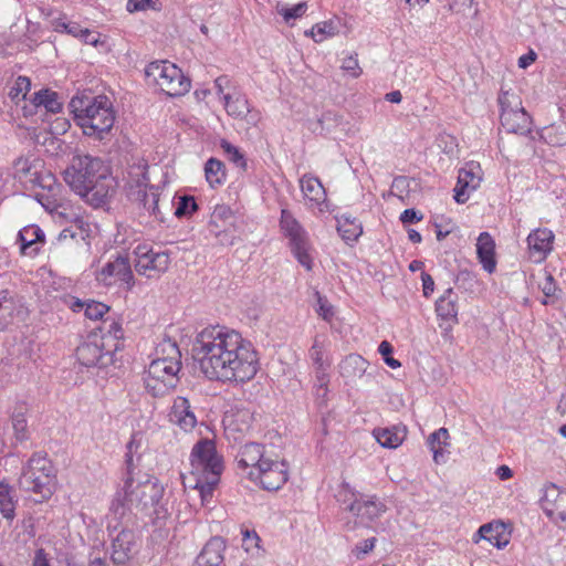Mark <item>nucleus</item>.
<instances>
[{
  "label": "nucleus",
  "mask_w": 566,
  "mask_h": 566,
  "mask_svg": "<svg viewBox=\"0 0 566 566\" xmlns=\"http://www.w3.org/2000/svg\"><path fill=\"white\" fill-rule=\"evenodd\" d=\"M208 237H213L217 242L221 245H232L233 235L226 228H221L220 224L208 226Z\"/></svg>",
  "instance_id": "nucleus-53"
},
{
  "label": "nucleus",
  "mask_w": 566,
  "mask_h": 566,
  "mask_svg": "<svg viewBox=\"0 0 566 566\" xmlns=\"http://www.w3.org/2000/svg\"><path fill=\"white\" fill-rule=\"evenodd\" d=\"M31 88V81L27 76H18L14 85L10 88L9 96L12 101H19L25 98L28 92Z\"/></svg>",
  "instance_id": "nucleus-51"
},
{
  "label": "nucleus",
  "mask_w": 566,
  "mask_h": 566,
  "mask_svg": "<svg viewBox=\"0 0 566 566\" xmlns=\"http://www.w3.org/2000/svg\"><path fill=\"white\" fill-rule=\"evenodd\" d=\"M76 357L85 367L106 368L116 360L115 353L98 333H90L77 346Z\"/></svg>",
  "instance_id": "nucleus-9"
},
{
  "label": "nucleus",
  "mask_w": 566,
  "mask_h": 566,
  "mask_svg": "<svg viewBox=\"0 0 566 566\" xmlns=\"http://www.w3.org/2000/svg\"><path fill=\"white\" fill-rule=\"evenodd\" d=\"M547 138H549L552 145L566 144V124L551 127L547 132Z\"/></svg>",
  "instance_id": "nucleus-57"
},
{
  "label": "nucleus",
  "mask_w": 566,
  "mask_h": 566,
  "mask_svg": "<svg viewBox=\"0 0 566 566\" xmlns=\"http://www.w3.org/2000/svg\"><path fill=\"white\" fill-rule=\"evenodd\" d=\"M301 190L305 198L316 203H321L325 199V189L318 178L311 175H304L300 179Z\"/></svg>",
  "instance_id": "nucleus-37"
},
{
  "label": "nucleus",
  "mask_w": 566,
  "mask_h": 566,
  "mask_svg": "<svg viewBox=\"0 0 566 566\" xmlns=\"http://www.w3.org/2000/svg\"><path fill=\"white\" fill-rule=\"evenodd\" d=\"M135 271L147 279L159 277L170 264L167 251H155L146 243H139L133 251Z\"/></svg>",
  "instance_id": "nucleus-11"
},
{
  "label": "nucleus",
  "mask_w": 566,
  "mask_h": 566,
  "mask_svg": "<svg viewBox=\"0 0 566 566\" xmlns=\"http://www.w3.org/2000/svg\"><path fill=\"white\" fill-rule=\"evenodd\" d=\"M553 240L554 234L551 230L536 229L528 234L527 244L532 254H537L538 260H542L552 250Z\"/></svg>",
  "instance_id": "nucleus-29"
},
{
  "label": "nucleus",
  "mask_w": 566,
  "mask_h": 566,
  "mask_svg": "<svg viewBox=\"0 0 566 566\" xmlns=\"http://www.w3.org/2000/svg\"><path fill=\"white\" fill-rule=\"evenodd\" d=\"M458 294L453 289H448L436 302L438 317L446 322H458Z\"/></svg>",
  "instance_id": "nucleus-28"
},
{
  "label": "nucleus",
  "mask_w": 566,
  "mask_h": 566,
  "mask_svg": "<svg viewBox=\"0 0 566 566\" xmlns=\"http://www.w3.org/2000/svg\"><path fill=\"white\" fill-rule=\"evenodd\" d=\"M226 542L220 536L210 538L196 557L192 566H222Z\"/></svg>",
  "instance_id": "nucleus-19"
},
{
  "label": "nucleus",
  "mask_w": 566,
  "mask_h": 566,
  "mask_svg": "<svg viewBox=\"0 0 566 566\" xmlns=\"http://www.w3.org/2000/svg\"><path fill=\"white\" fill-rule=\"evenodd\" d=\"M235 460L238 467L244 471H256L260 464L269 459L264 457V446L256 442H249L240 447Z\"/></svg>",
  "instance_id": "nucleus-18"
},
{
  "label": "nucleus",
  "mask_w": 566,
  "mask_h": 566,
  "mask_svg": "<svg viewBox=\"0 0 566 566\" xmlns=\"http://www.w3.org/2000/svg\"><path fill=\"white\" fill-rule=\"evenodd\" d=\"M307 9L306 2H300L292 8H286L281 11L284 20L289 22L292 19L301 18Z\"/></svg>",
  "instance_id": "nucleus-60"
},
{
  "label": "nucleus",
  "mask_w": 566,
  "mask_h": 566,
  "mask_svg": "<svg viewBox=\"0 0 566 566\" xmlns=\"http://www.w3.org/2000/svg\"><path fill=\"white\" fill-rule=\"evenodd\" d=\"M449 432L446 428H440L432 432L427 440L430 450L433 452V460L439 462V457H442V446L447 444Z\"/></svg>",
  "instance_id": "nucleus-44"
},
{
  "label": "nucleus",
  "mask_w": 566,
  "mask_h": 566,
  "mask_svg": "<svg viewBox=\"0 0 566 566\" xmlns=\"http://www.w3.org/2000/svg\"><path fill=\"white\" fill-rule=\"evenodd\" d=\"M158 359L180 361L181 353L176 342L170 338L164 339L157 347Z\"/></svg>",
  "instance_id": "nucleus-46"
},
{
  "label": "nucleus",
  "mask_w": 566,
  "mask_h": 566,
  "mask_svg": "<svg viewBox=\"0 0 566 566\" xmlns=\"http://www.w3.org/2000/svg\"><path fill=\"white\" fill-rule=\"evenodd\" d=\"M476 254L482 268L488 273H493L496 266L495 243L488 232L480 233L476 242Z\"/></svg>",
  "instance_id": "nucleus-24"
},
{
  "label": "nucleus",
  "mask_w": 566,
  "mask_h": 566,
  "mask_svg": "<svg viewBox=\"0 0 566 566\" xmlns=\"http://www.w3.org/2000/svg\"><path fill=\"white\" fill-rule=\"evenodd\" d=\"M342 69L346 72H350L354 77H358L361 73L359 67L357 55H348L343 59Z\"/></svg>",
  "instance_id": "nucleus-61"
},
{
  "label": "nucleus",
  "mask_w": 566,
  "mask_h": 566,
  "mask_svg": "<svg viewBox=\"0 0 566 566\" xmlns=\"http://www.w3.org/2000/svg\"><path fill=\"white\" fill-rule=\"evenodd\" d=\"M72 223L64 228L59 237V241L73 239L75 241H84L88 237L90 224L84 221L83 217L78 213H71Z\"/></svg>",
  "instance_id": "nucleus-34"
},
{
  "label": "nucleus",
  "mask_w": 566,
  "mask_h": 566,
  "mask_svg": "<svg viewBox=\"0 0 566 566\" xmlns=\"http://www.w3.org/2000/svg\"><path fill=\"white\" fill-rule=\"evenodd\" d=\"M20 306V297L10 289L0 290V331L6 329L13 319V314Z\"/></svg>",
  "instance_id": "nucleus-25"
},
{
  "label": "nucleus",
  "mask_w": 566,
  "mask_h": 566,
  "mask_svg": "<svg viewBox=\"0 0 566 566\" xmlns=\"http://www.w3.org/2000/svg\"><path fill=\"white\" fill-rule=\"evenodd\" d=\"M109 312V306L102 302L88 300L85 306L84 315L92 321L103 319L104 315Z\"/></svg>",
  "instance_id": "nucleus-52"
},
{
  "label": "nucleus",
  "mask_w": 566,
  "mask_h": 566,
  "mask_svg": "<svg viewBox=\"0 0 566 566\" xmlns=\"http://www.w3.org/2000/svg\"><path fill=\"white\" fill-rule=\"evenodd\" d=\"M181 361L155 358L148 366L144 384L153 397H164L179 382Z\"/></svg>",
  "instance_id": "nucleus-7"
},
{
  "label": "nucleus",
  "mask_w": 566,
  "mask_h": 566,
  "mask_svg": "<svg viewBox=\"0 0 566 566\" xmlns=\"http://www.w3.org/2000/svg\"><path fill=\"white\" fill-rule=\"evenodd\" d=\"M368 361L358 354L346 356L339 364V374L347 380L361 378L368 368Z\"/></svg>",
  "instance_id": "nucleus-30"
},
{
  "label": "nucleus",
  "mask_w": 566,
  "mask_h": 566,
  "mask_svg": "<svg viewBox=\"0 0 566 566\" xmlns=\"http://www.w3.org/2000/svg\"><path fill=\"white\" fill-rule=\"evenodd\" d=\"M168 417L171 423L185 432H190L198 423L190 401L181 396L175 398Z\"/></svg>",
  "instance_id": "nucleus-16"
},
{
  "label": "nucleus",
  "mask_w": 566,
  "mask_h": 566,
  "mask_svg": "<svg viewBox=\"0 0 566 566\" xmlns=\"http://www.w3.org/2000/svg\"><path fill=\"white\" fill-rule=\"evenodd\" d=\"M18 241L22 254L35 255L40 251L39 244L45 242V234L39 226L29 224L19 231Z\"/></svg>",
  "instance_id": "nucleus-21"
},
{
  "label": "nucleus",
  "mask_w": 566,
  "mask_h": 566,
  "mask_svg": "<svg viewBox=\"0 0 566 566\" xmlns=\"http://www.w3.org/2000/svg\"><path fill=\"white\" fill-rule=\"evenodd\" d=\"M64 180L87 203L98 208L115 190V180L108 165L88 154L75 155L64 171Z\"/></svg>",
  "instance_id": "nucleus-2"
},
{
  "label": "nucleus",
  "mask_w": 566,
  "mask_h": 566,
  "mask_svg": "<svg viewBox=\"0 0 566 566\" xmlns=\"http://www.w3.org/2000/svg\"><path fill=\"white\" fill-rule=\"evenodd\" d=\"M387 510L386 504L376 495L363 494L359 502V512L355 516L364 522H373L379 518Z\"/></svg>",
  "instance_id": "nucleus-26"
},
{
  "label": "nucleus",
  "mask_w": 566,
  "mask_h": 566,
  "mask_svg": "<svg viewBox=\"0 0 566 566\" xmlns=\"http://www.w3.org/2000/svg\"><path fill=\"white\" fill-rule=\"evenodd\" d=\"M280 226L284 234L290 240V247L293 255L302 266L307 271H311L313 260L310 254L311 244L306 231L286 209L281 211Z\"/></svg>",
  "instance_id": "nucleus-8"
},
{
  "label": "nucleus",
  "mask_w": 566,
  "mask_h": 566,
  "mask_svg": "<svg viewBox=\"0 0 566 566\" xmlns=\"http://www.w3.org/2000/svg\"><path fill=\"white\" fill-rule=\"evenodd\" d=\"M374 437L377 442L388 449L398 448L407 437V427L397 424L387 428L374 429Z\"/></svg>",
  "instance_id": "nucleus-27"
},
{
  "label": "nucleus",
  "mask_w": 566,
  "mask_h": 566,
  "mask_svg": "<svg viewBox=\"0 0 566 566\" xmlns=\"http://www.w3.org/2000/svg\"><path fill=\"white\" fill-rule=\"evenodd\" d=\"M223 102L227 113L237 118H244L249 115V102L247 97L233 87V92H227L223 95Z\"/></svg>",
  "instance_id": "nucleus-32"
},
{
  "label": "nucleus",
  "mask_w": 566,
  "mask_h": 566,
  "mask_svg": "<svg viewBox=\"0 0 566 566\" xmlns=\"http://www.w3.org/2000/svg\"><path fill=\"white\" fill-rule=\"evenodd\" d=\"M103 324L104 327L101 328V332L105 331V333L99 334V336H103L105 343L116 354V352L123 348L124 331L122 324L116 321H111L109 323L104 321Z\"/></svg>",
  "instance_id": "nucleus-36"
},
{
  "label": "nucleus",
  "mask_w": 566,
  "mask_h": 566,
  "mask_svg": "<svg viewBox=\"0 0 566 566\" xmlns=\"http://www.w3.org/2000/svg\"><path fill=\"white\" fill-rule=\"evenodd\" d=\"M21 491L33 494L36 503H42L54 494L56 486V472L46 455L34 453L23 465L18 479Z\"/></svg>",
  "instance_id": "nucleus-4"
},
{
  "label": "nucleus",
  "mask_w": 566,
  "mask_h": 566,
  "mask_svg": "<svg viewBox=\"0 0 566 566\" xmlns=\"http://www.w3.org/2000/svg\"><path fill=\"white\" fill-rule=\"evenodd\" d=\"M338 28L333 21H324L316 23L310 31L311 36L315 42H322L327 36H334L337 34ZM308 35V32H305Z\"/></svg>",
  "instance_id": "nucleus-48"
},
{
  "label": "nucleus",
  "mask_w": 566,
  "mask_h": 566,
  "mask_svg": "<svg viewBox=\"0 0 566 566\" xmlns=\"http://www.w3.org/2000/svg\"><path fill=\"white\" fill-rule=\"evenodd\" d=\"M327 348V338L325 335H316L308 350V357L315 367L328 369L331 361L325 355Z\"/></svg>",
  "instance_id": "nucleus-35"
},
{
  "label": "nucleus",
  "mask_w": 566,
  "mask_h": 566,
  "mask_svg": "<svg viewBox=\"0 0 566 566\" xmlns=\"http://www.w3.org/2000/svg\"><path fill=\"white\" fill-rule=\"evenodd\" d=\"M17 497L14 490L8 483L0 482V513L6 520L12 521L15 516Z\"/></svg>",
  "instance_id": "nucleus-39"
},
{
  "label": "nucleus",
  "mask_w": 566,
  "mask_h": 566,
  "mask_svg": "<svg viewBox=\"0 0 566 566\" xmlns=\"http://www.w3.org/2000/svg\"><path fill=\"white\" fill-rule=\"evenodd\" d=\"M51 25L55 32L66 33L78 38L82 30L77 22L66 21L65 18H55L51 21Z\"/></svg>",
  "instance_id": "nucleus-50"
},
{
  "label": "nucleus",
  "mask_w": 566,
  "mask_h": 566,
  "mask_svg": "<svg viewBox=\"0 0 566 566\" xmlns=\"http://www.w3.org/2000/svg\"><path fill=\"white\" fill-rule=\"evenodd\" d=\"M192 357L209 379L245 382L259 369L252 344L226 326L203 328L192 344Z\"/></svg>",
  "instance_id": "nucleus-1"
},
{
  "label": "nucleus",
  "mask_w": 566,
  "mask_h": 566,
  "mask_svg": "<svg viewBox=\"0 0 566 566\" xmlns=\"http://www.w3.org/2000/svg\"><path fill=\"white\" fill-rule=\"evenodd\" d=\"M142 447V436L139 433H133L130 440L126 444V455L136 457V461H140L139 449Z\"/></svg>",
  "instance_id": "nucleus-59"
},
{
  "label": "nucleus",
  "mask_w": 566,
  "mask_h": 566,
  "mask_svg": "<svg viewBox=\"0 0 566 566\" xmlns=\"http://www.w3.org/2000/svg\"><path fill=\"white\" fill-rule=\"evenodd\" d=\"M190 464L192 474L196 475H221L223 471V460L217 452L213 440L200 439L190 453Z\"/></svg>",
  "instance_id": "nucleus-10"
},
{
  "label": "nucleus",
  "mask_w": 566,
  "mask_h": 566,
  "mask_svg": "<svg viewBox=\"0 0 566 566\" xmlns=\"http://www.w3.org/2000/svg\"><path fill=\"white\" fill-rule=\"evenodd\" d=\"M128 175L130 180L136 182V200L143 203L144 208L147 209L155 218L163 221L164 218L158 206L159 195L157 192H151L148 195L146 191L149 182L147 161L142 159L138 161V164L133 165Z\"/></svg>",
  "instance_id": "nucleus-12"
},
{
  "label": "nucleus",
  "mask_w": 566,
  "mask_h": 566,
  "mask_svg": "<svg viewBox=\"0 0 566 566\" xmlns=\"http://www.w3.org/2000/svg\"><path fill=\"white\" fill-rule=\"evenodd\" d=\"M198 210V205L193 196H180L176 202L174 214L181 219L192 216Z\"/></svg>",
  "instance_id": "nucleus-47"
},
{
  "label": "nucleus",
  "mask_w": 566,
  "mask_h": 566,
  "mask_svg": "<svg viewBox=\"0 0 566 566\" xmlns=\"http://www.w3.org/2000/svg\"><path fill=\"white\" fill-rule=\"evenodd\" d=\"M378 352L389 367L395 369L401 366L400 361L391 356L394 348L389 342L382 340L378 346Z\"/></svg>",
  "instance_id": "nucleus-54"
},
{
  "label": "nucleus",
  "mask_w": 566,
  "mask_h": 566,
  "mask_svg": "<svg viewBox=\"0 0 566 566\" xmlns=\"http://www.w3.org/2000/svg\"><path fill=\"white\" fill-rule=\"evenodd\" d=\"M232 218L231 209L226 205H218L214 207L211 214V220L208 226L219 224V221L226 222Z\"/></svg>",
  "instance_id": "nucleus-56"
},
{
  "label": "nucleus",
  "mask_w": 566,
  "mask_h": 566,
  "mask_svg": "<svg viewBox=\"0 0 566 566\" xmlns=\"http://www.w3.org/2000/svg\"><path fill=\"white\" fill-rule=\"evenodd\" d=\"M12 428L14 437L18 441L22 442L29 439L28 421L23 407L15 408L12 416Z\"/></svg>",
  "instance_id": "nucleus-43"
},
{
  "label": "nucleus",
  "mask_w": 566,
  "mask_h": 566,
  "mask_svg": "<svg viewBox=\"0 0 566 566\" xmlns=\"http://www.w3.org/2000/svg\"><path fill=\"white\" fill-rule=\"evenodd\" d=\"M206 179L211 187L221 185L226 179L224 165L217 158H210L205 165Z\"/></svg>",
  "instance_id": "nucleus-42"
},
{
  "label": "nucleus",
  "mask_w": 566,
  "mask_h": 566,
  "mask_svg": "<svg viewBox=\"0 0 566 566\" xmlns=\"http://www.w3.org/2000/svg\"><path fill=\"white\" fill-rule=\"evenodd\" d=\"M541 503L551 520H559L566 524V491L553 484L546 490Z\"/></svg>",
  "instance_id": "nucleus-17"
},
{
  "label": "nucleus",
  "mask_w": 566,
  "mask_h": 566,
  "mask_svg": "<svg viewBox=\"0 0 566 566\" xmlns=\"http://www.w3.org/2000/svg\"><path fill=\"white\" fill-rule=\"evenodd\" d=\"M422 218L423 216L419 211H417L413 208H410L403 210L399 219L403 224H410L422 220Z\"/></svg>",
  "instance_id": "nucleus-64"
},
{
  "label": "nucleus",
  "mask_w": 566,
  "mask_h": 566,
  "mask_svg": "<svg viewBox=\"0 0 566 566\" xmlns=\"http://www.w3.org/2000/svg\"><path fill=\"white\" fill-rule=\"evenodd\" d=\"M32 103L36 106H43L50 113H59L62 109L63 103L56 92L50 88H42L34 93Z\"/></svg>",
  "instance_id": "nucleus-38"
},
{
  "label": "nucleus",
  "mask_w": 566,
  "mask_h": 566,
  "mask_svg": "<svg viewBox=\"0 0 566 566\" xmlns=\"http://www.w3.org/2000/svg\"><path fill=\"white\" fill-rule=\"evenodd\" d=\"M480 166L470 164L461 168L458 175V182L454 188V200L458 203H464L469 200L470 192L480 187L482 177L480 175Z\"/></svg>",
  "instance_id": "nucleus-15"
},
{
  "label": "nucleus",
  "mask_w": 566,
  "mask_h": 566,
  "mask_svg": "<svg viewBox=\"0 0 566 566\" xmlns=\"http://www.w3.org/2000/svg\"><path fill=\"white\" fill-rule=\"evenodd\" d=\"M20 527L22 528V536L24 542L33 538L36 534L35 520L31 515H28L21 520Z\"/></svg>",
  "instance_id": "nucleus-58"
},
{
  "label": "nucleus",
  "mask_w": 566,
  "mask_h": 566,
  "mask_svg": "<svg viewBox=\"0 0 566 566\" xmlns=\"http://www.w3.org/2000/svg\"><path fill=\"white\" fill-rule=\"evenodd\" d=\"M500 116L501 125L507 133L527 135L532 132V118L524 108H514Z\"/></svg>",
  "instance_id": "nucleus-22"
},
{
  "label": "nucleus",
  "mask_w": 566,
  "mask_h": 566,
  "mask_svg": "<svg viewBox=\"0 0 566 566\" xmlns=\"http://www.w3.org/2000/svg\"><path fill=\"white\" fill-rule=\"evenodd\" d=\"M220 147L222 148L229 161L234 164L237 167L245 170L247 160L244 158V155L237 146L232 145L226 139H222L220 143Z\"/></svg>",
  "instance_id": "nucleus-49"
},
{
  "label": "nucleus",
  "mask_w": 566,
  "mask_h": 566,
  "mask_svg": "<svg viewBox=\"0 0 566 566\" xmlns=\"http://www.w3.org/2000/svg\"><path fill=\"white\" fill-rule=\"evenodd\" d=\"M96 280L106 286L122 282L126 285L127 290H132L135 285V280L128 255L118 253L114 260L106 262L96 273Z\"/></svg>",
  "instance_id": "nucleus-13"
},
{
  "label": "nucleus",
  "mask_w": 566,
  "mask_h": 566,
  "mask_svg": "<svg viewBox=\"0 0 566 566\" xmlns=\"http://www.w3.org/2000/svg\"><path fill=\"white\" fill-rule=\"evenodd\" d=\"M361 496L363 494L352 489L348 483H342L335 495L339 507L343 511L352 513L354 516L356 512H359Z\"/></svg>",
  "instance_id": "nucleus-33"
},
{
  "label": "nucleus",
  "mask_w": 566,
  "mask_h": 566,
  "mask_svg": "<svg viewBox=\"0 0 566 566\" xmlns=\"http://www.w3.org/2000/svg\"><path fill=\"white\" fill-rule=\"evenodd\" d=\"M476 534L499 549L504 548L510 543V532L503 522L483 524Z\"/></svg>",
  "instance_id": "nucleus-23"
},
{
  "label": "nucleus",
  "mask_w": 566,
  "mask_h": 566,
  "mask_svg": "<svg viewBox=\"0 0 566 566\" xmlns=\"http://www.w3.org/2000/svg\"><path fill=\"white\" fill-rule=\"evenodd\" d=\"M135 545V534L132 530L123 528L112 541L111 558L116 565H124L132 556Z\"/></svg>",
  "instance_id": "nucleus-20"
},
{
  "label": "nucleus",
  "mask_w": 566,
  "mask_h": 566,
  "mask_svg": "<svg viewBox=\"0 0 566 566\" xmlns=\"http://www.w3.org/2000/svg\"><path fill=\"white\" fill-rule=\"evenodd\" d=\"M164 489L157 480L147 478L144 481L135 479H125L124 486L115 495L111 510L120 517L127 510L133 507L147 509L155 506L163 497Z\"/></svg>",
  "instance_id": "nucleus-5"
},
{
  "label": "nucleus",
  "mask_w": 566,
  "mask_h": 566,
  "mask_svg": "<svg viewBox=\"0 0 566 566\" xmlns=\"http://www.w3.org/2000/svg\"><path fill=\"white\" fill-rule=\"evenodd\" d=\"M69 108L85 136L99 142L111 139L115 112L107 96H74L69 103Z\"/></svg>",
  "instance_id": "nucleus-3"
},
{
  "label": "nucleus",
  "mask_w": 566,
  "mask_h": 566,
  "mask_svg": "<svg viewBox=\"0 0 566 566\" xmlns=\"http://www.w3.org/2000/svg\"><path fill=\"white\" fill-rule=\"evenodd\" d=\"M145 76L149 84L158 86L161 92L171 97L186 94L191 86L190 80L169 61L149 63L145 69Z\"/></svg>",
  "instance_id": "nucleus-6"
},
{
  "label": "nucleus",
  "mask_w": 566,
  "mask_h": 566,
  "mask_svg": "<svg viewBox=\"0 0 566 566\" xmlns=\"http://www.w3.org/2000/svg\"><path fill=\"white\" fill-rule=\"evenodd\" d=\"M497 103L501 111L500 116H504V114L510 111L511 113L514 112V108H523L520 96L504 88H501V92L497 97Z\"/></svg>",
  "instance_id": "nucleus-45"
},
{
  "label": "nucleus",
  "mask_w": 566,
  "mask_h": 566,
  "mask_svg": "<svg viewBox=\"0 0 566 566\" xmlns=\"http://www.w3.org/2000/svg\"><path fill=\"white\" fill-rule=\"evenodd\" d=\"M158 0H128L126 9L128 12L142 11L146 9H154Z\"/></svg>",
  "instance_id": "nucleus-62"
},
{
  "label": "nucleus",
  "mask_w": 566,
  "mask_h": 566,
  "mask_svg": "<svg viewBox=\"0 0 566 566\" xmlns=\"http://www.w3.org/2000/svg\"><path fill=\"white\" fill-rule=\"evenodd\" d=\"M376 542H377L376 537H370V538H367V539H365L363 542L357 543L354 546V548L352 549L353 555L357 559L365 558V556L367 554H369L374 549V547L376 545Z\"/></svg>",
  "instance_id": "nucleus-55"
},
{
  "label": "nucleus",
  "mask_w": 566,
  "mask_h": 566,
  "mask_svg": "<svg viewBox=\"0 0 566 566\" xmlns=\"http://www.w3.org/2000/svg\"><path fill=\"white\" fill-rule=\"evenodd\" d=\"M539 289L544 294L541 303L543 305H556L562 297V290L552 274L546 273L544 281L539 283Z\"/></svg>",
  "instance_id": "nucleus-40"
},
{
  "label": "nucleus",
  "mask_w": 566,
  "mask_h": 566,
  "mask_svg": "<svg viewBox=\"0 0 566 566\" xmlns=\"http://www.w3.org/2000/svg\"><path fill=\"white\" fill-rule=\"evenodd\" d=\"M249 479L266 491H276L287 481V465L284 461L269 459L256 471L247 472Z\"/></svg>",
  "instance_id": "nucleus-14"
},
{
  "label": "nucleus",
  "mask_w": 566,
  "mask_h": 566,
  "mask_svg": "<svg viewBox=\"0 0 566 566\" xmlns=\"http://www.w3.org/2000/svg\"><path fill=\"white\" fill-rule=\"evenodd\" d=\"M242 541H243V546L245 547L247 551H250L254 547H259V543H260V537L258 535V533L254 531V530H243L242 531Z\"/></svg>",
  "instance_id": "nucleus-63"
},
{
  "label": "nucleus",
  "mask_w": 566,
  "mask_h": 566,
  "mask_svg": "<svg viewBox=\"0 0 566 566\" xmlns=\"http://www.w3.org/2000/svg\"><path fill=\"white\" fill-rule=\"evenodd\" d=\"M337 231L342 239L349 242H356L363 233L360 222L349 213H342L336 216Z\"/></svg>",
  "instance_id": "nucleus-31"
},
{
  "label": "nucleus",
  "mask_w": 566,
  "mask_h": 566,
  "mask_svg": "<svg viewBox=\"0 0 566 566\" xmlns=\"http://www.w3.org/2000/svg\"><path fill=\"white\" fill-rule=\"evenodd\" d=\"M220 476L221 475H198V478L196 479L195 489L198 490L199 492L202 505H208L211 502L213 490L216 485L219 483Z\"/></svg>",
  "instance_id": "nucleus-41"
}]
</instances>
